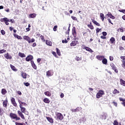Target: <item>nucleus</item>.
Segmentation results:
<instances>
[{"instance_id":"33","label":"nucleus","mask_w":125,"mask_h":125,"mask_svg":"<svg viewBox=\"0 0 125 125\" xmlns=\"http://www.w3.org/2000/svg\"><path fill=\"white\" fill-rule=\"evenodd\" d=\"M56 51H57V54L59 56H61V52H60V50L58 48H56Z\"/></svg>"},{"instance_id":"64","label":"nucleus","mask_w":125,"mask_h":125,"mask_svg":"<svg viewBox=\"0 0 125 125\" xmlns=\"http://www.w3.org/2000/svg\"><path fill=\"white\" fill-rule=\"evenodd\" d=\"M122 40H123V41H125V36H123L122 37Z\"/></svg>"},{"instance_id":"30","label":"nucleus","mask_w":125,"mask_h":125,"mask_svg":"<svg viewBox=\"0 0 125 125\" xmlns=\"http://www.w3.org/2000/svg\"><path fill=\"white\" fill-rule=\"evenodd\" d=\"M87 27H88V28L91 30H93V29H94V27L92 25L91 22H90L89 24H87Z\"/></svg>"},{"instance_id":"20","label":"nucleus","mask_w":125,"mask_h":125,"mask_svg":"<svg viewBox=\"0 0 125 125\" xmlns=\"http://www.w3.org/2000/svg\"><path fill=\"white\" fill-rule=\"evenodd\" d=\"M102 63H103V64H104V65H107V64L108 63V61L107 60V59L104 58L102 60Z\"/></svg>"},{"instance_id":"32","label":"nucleus","mask_w":125,"mask_h":125,"mask_svg":"<svg viewBox=\"0 0 125 125\" xmlns=\"http://www.w3.org/2000/svg\"><path fill=\"white\" fill-rule=\"evenodd\" d=\"M113 94H117L120 93V91L117 90V89H115L112 92Z\"/></svg>"},{"instance_id":"57","label":"nucleus","mask_w":125,"mask_h":125,"mask_svg":"<svg viewBox=\"0 0 125 125\" xmlns=\"http://www.w3.org/2000/svg\"><path fill=\"white\" fill-rule=\"evenodd\" d=\"M107 16L108 17H109V18H110V17L112 15V14L110 12H108V14H107Z\"/></svg>"},{"instance_id":"23","label":"nucleus","mask_w":125,"mask_h":125,"mask_svg":"<svg viewBox=\"0 0 125 125\" xmlns=\"http://www.w3.org/2000/svg\"><path fill=\"white\" fill-rule=\"evenodd\" d=\"M11 68L13 71H14V72H17L18 70L16 69V67L14 65H13L12 64L10 65Z\"/></svg>"},{"instance_id":"1","label":"nucleus","mask_w":125,"mask_h":125,"mask_svg":"<svg viewBox=\"0 0 125 125\" xmlns=\"http://www.w3.org/2000/svg\"><path fill=\"white\" fill-rule=\"evenodd\" d=\"M18 101L20 104V108L21 109V111L18 110V114L19 117H21L22 120H25V116H24V114H23V113H24L25 115H29V112H27L26 113H25L26 108L23 107V106L27 107V104H26L25 102L21 101V100H20V99H18Z\"/></svg>"},{"instance_id":"62","label":"nucleus","mask_w":125,"mask_h":125,"mask_svg":"<svg viewBox=\"0 0 125 125\" xmlns=\"http://www.w3.org/2000/svg\"><path fill=\"white\" fill-rule=\"evenodd\" d=\"M120 58H121V59H123V60H125V56H121Z\"/></svg>"},{"instance_id":"47","label":"nucleus","mask_w":125,"mask_h":125,"mask_svg":"<svg viewBox=\"0 0 125 125\" xmlns=\"http://www.w3.org/2000/svg\"><path fill=\"white\" fill-rule=\"evenodd\" d=\"M71 18L72 19H73V20H75L76 21H78V19H77V17H76L71 16Z\"/></svg>"},{"instance_id":"24","label":"nucleus","mask_w":125,"mask_h":125,"mask_svg":"<svg viewBox=\"0 0 125 125\" xmlns=\"http://www.w3.org/2000/svg\"><path fill=\"white\" fill-rule=\"evenodd\" d=\"M13 36L15 37V38H17V39H18V40H22V37L19 36V35H17L16 34H14Z\"/></svg>"},{"instance_id":"2","label":"nucleus","mask_w":125,"mask_h":125,"mask_svg":"<svg viewBox=\"0 0 125 125\" xmlns=\"http://www.w3.org/2000/svg\"><path fill=\"white\" fill-rule=\"evenodd\" d=\"M23 40H24V41H26V42H28V43H31L33 42H35V39L32 38L31 40V38H30V37L28 36H23Z\"/></svg>"},{"instance_id":"41","label":"nucleus","mask_w":125,"mask_h":125,"mask_svg":"<svg viewBox=\"0 0 125 125\" xmlns=\"http://www.w3.org/2000/svg\"><path fill=\"white\" fill-rule=\"evenodd\" d=\"M23 84L25 85V86H30V83H23Z\"/></svg>"},{"instance_id":"42","label":"nucleus","mask_w":125,"mask_h":125,"mask_svg":"<svg viewBox=\"0 0 125 125\" xmlns=\"http://www.w3.org/2000/svg\"><path fill=\"white\" fill-rule=\"evenodd\" d=\"M4 52H6V50H4V49L0 50V54L1 53H4Z\"/></svg>"},{"instance_id":"16","label":"nucleus","mask_w":125,"mask_h":125,"mask_svg":"<svg viewBox=\"0 0 125 125\" xmlns=\"http://www.w3.org/2000/svg\"><path fill=\"white\" fill-rule=\"evenodd\" d=\"M72 34L74 38H76V37H77V32L76 31V28L75 27H73L72 28Z\"/></svg>"},{"instance_id":"51","label":"nucleus","mask_w":125,"mask_h":125,"mask_svg":"<svg viewBox=\"0 0 125 125\" xmlns=\"http://www.w3.org/2000/svg\"><path fill=\"white\" fill-rule=\"evenodd\" d=\"M102 34L104 37H106L107 36V32H103Z\"/></svg>"},{"instance_id":"44","label":"nucleus","mask_w":125,"mask_h":125,"mask_svg":"<svg viewBox=\"0 0 125 125\" xmlns=\"http://www.w3.org/2000/svg\"><path fill=\"white\" fill-rule=\"evenodd\" d=\"M83 37H85V38H87L88 37V34H87V33L85 32L83 33Z\"/></svg>"},{"instance_id":"52","label":"nucleus","mask_w":125,"mask_h":125,"mask_svg":"<svg viewBox=\"0 0 125 125\" xmlns=\"http://www.w3.org/2000/svg\"><path fill=\"white\" fill-rule=\"evenodd\" d=\"M62 43H67V42H68V41H67V40H66V39H65V40L62 41Z\"/></svg>"},{"instance_id":"27","label":"nucleus","mask_w":125,"mask_h":125,"mask_svg":"<svg viewBox=\"0 0 125 125\" xmlns=\"http://www.w3.org/2000/svg\"><path fill=\"white\" fill-rule=\"evenodd\" d=\"M46 44H47V45H49V46H51V45H52V42L49 41V40H46Z\"/></svg>"},{"instance_id":"12","label":"nucleus","mask_w":125,"mask_h":125,"mask_svg":"<svg viewBox=\"0 0 125 125\" xmlns=\"http://www.w3.org/2000/svg\"><path fill=\"white\" fill-rule=\"evenodd\" d=\"M96 58L98 59V60H99L100 61H101L105 58V57L104 56H101V55H97L96 56Z\"/></svg>"},{"instance_id":"17","label":"nucleus","mask_w":125,"mask_h":125,"mask_svg":"<svg viewBox=\"0 0 125 125\" xmlns=\"http://www.w3.org/2000/svg\"><path fill=\"white\" fill-rule=\"evenodd\" d=\"M31 66L32 67H33V69H34V70H37V65L34 62V61H31Z\"/></svg>"},{"instance_id":"7","label":"nucleus","mask_w":125,"mask_h":125,"mask_svg":"<svg viewBox=\"0 0 125 125\" xmlns=\"http://www.w3.org/2000/svg\"><path fill=\"white\" fill-rule=\"evenodd\" d=\"M83 49H85L86 51H89V52H91V53H92L93 52V50L91 49V48H89V47L87 46H85L84 45H83Z\"/></svg>"},{"instance_id":"50","label":"nucleus","mask_w":125,"mask_h":125,"mask_svg":"<svg viewBox=\"0 0 125 125\" xmlns=\"http://www.w3.org/2000/svg\"><path fill=\"white\" fill-rule=\"evenodd\" d=\"M113 125H119V123H118V121L115 120L114 121Z\"/></svg>"},{"instance_id":"25","label":"nucleus","mask_w":125,"mask_h":125,"mask_svg":"<svg viewBox=\"0 0 125 125\" xmlns=\"http://www.w3.org/2000/svg\"><path fill=\"white\" fill-rule=\"evenodd\" d=\"M36 16V14H30L29 15L28 18H35Z\"/></svg>"},{"instance_id":"39","label":"nucleus","mask_w":125,"mask_h":125,"mask_svg":"<svg viewBox=\"0 0 125 125\" xmlns=\"http://www.w3.org/2000/svg\"><path fill=\"white\" fill-rule=\"evenodd\" d=\"M122 66L123 68H125V61L123 60L122 61Z\"/></svg>"},{"instance_id":"18","label":"nucleus","mask_w":125,"mask_h":125,"mask_svg":"<svg viewBox=\"0 0 125 125\" xmlns=\"http://www.w3.org/2000/svg\"><path fill=\"white\" fill-rule=\"evenodd\" d=\"M43 101L44 103H46L47 104H49V103H50V101L47 98H45L43 100Z\"/></svg>"},{"instance_id":"10","label":"nucleus","mask_w":125,"mask_h":125,"mask_svg":"<svg viewBox=\"0 0 125 125\" xmlns=\"http://www.w3.org/2000/svg\"><path fill=\"white\" fill-rule=\"evenodd\" d=\"M7 103H8V100H7V98H6L5 100L3 102V107L4 108H7Z\"/></svg>"},{"instance_id":"56","label":"nucleus","mask_w":125,"mask_h":125,"mask_svg":"<svg viewBox=\"0 0 125 125\" xmlns=\"http://www.w3.org/2000/svg\"><path fill=\"white\" fill-rule=\"evenodd\" d=\"M109 60L110 61H113L114 60V57H113L112 56H110Z\"/></svg>"},{"instance_id":"61","label":"nucleus","mask_w":125,"mask_h":125,"mask_svg":"<svg viewBox=\"0 0 125 125\" xmlns=\"http://www.w3.org/2000/svg\"><path fill=\"white\" fill-rule=\"evenodd\" d=\"M60 97H61V98H63V97H64V94L61 93V95H60Z\"/></svg>"},{"instance_id":"26","label":"nucleus","mask_w":125,"mask_h":125,"mask_svg":"<svg viewBox=\"0 0 125 125\" xmlns=\"http://www.w3.org/2000/svg\"><path fill=\"white\" fill-rule=\"evenodd\" d=\"M92 22H93L96 26H100V24L96 21L95 20L92 19Z\"/></svg>"},{"instance_id":"55","label":"nucleus","mask_w":125,"mask_h":125,"mask_svg":"<svg viewBox=\"0 0 125 125\" xmlns=\"http://www.w3.org/2000/svg\"><path fill=\"white\" fill-rule=\"evenodd\" d=\"M52 54L55 56V57H57V55H56V52H52Z\"/></svg>"},{"instance_id":"19","label":"nucleus","mask_w":125,"mask_h":125,"mask_svg":"<svg viewBox=\"0 0 125 125\" xmlns=\"http://www.w3.org/2000/svg\"><path fill=\"white\" fill-rule=\"evenodd\" d=\"M1 93L2 95H5V94L7 93V91H6V89L2 88L1 91Z\"/></svg>"},{"instance_id":"58","label":"nucleus","mask_w":125,"mask_h":125,"mask_svg":"<svg viewBox=\"0 0 125 125\" xmlns=\"http://www.w3.org/2000/svg\"><path fill=\"white\" fill-rule=\"evenodd\" d=\"M119 30H120V32H121V33H124V29L123 28V27L120 28Z\"/></svg>"},{"instance_id":"8","label":"nucleus","mask_w":125,"mask_h":125,"mask_svg":"<svg viewBox=\"0 0 125 125\" xmlns=\"http://www.w3.org/2000/svg\"><path fill=\"white\" fill-rule=\"evenodd\" d=\"M11 102L12 105H13V106H14V107H17V103H16V101H15V99L14 98H11Z\"/></svg>"},{"instance_id":"3","label":"nucleus","mask_w":125,"mask_h":125,"mask_svg":"<svg viewBox=\"0 0 125 125\" xmlns=\"http://www.w3.org/2000/svg\"><path fill=\"white\" fill-rule=\"evenodd\" d=\"M10 117L12 119V120H16V121H19L21 120L20 117L17 116V114L13 113H10Z\"/></svg>"},{"instance_id":"31","label":"nucleus","mask_w":125,"mask_h":125,"mask_svg":"<svg viewBox=\"0 0 125 125\" xmlns=\"http://www.w3.org/2000/svg\"><path fill=\"white\" fill-rule=\"evenodd\" d=\"M110 43H114L116 42V40L115 39V38L111 37L110 39Z\"/></svg>"},{"instance_id":"48","label":"nucleus","mask_w":125,"mask_h":125,"mask_svg":"<svg viewBox=\"0 0 125 125\" xmlns=\"http://www.w3.org/2000/svg\"><path fill=\"white\" fill-rule=\"evenodd\" d=\"M112 104H113L114 106H115V107L118 106V104L116 102H113Z\"/></svg>"},{"instance_id":"53","label":"nucleus","mask_w":125,"mask_h":125,"mask_svg":"<svg viewBox=\"0 0 125 125\" xmlns=\"http://www.w3.org/2000/svg\"><path fill=\"white\" fill-rule=\"evenodd\" d=\"M35 46H37V43L34 42L32 45V47H35Z\"/></svg>"},{"instance_id":"43","label":"nucleus","mask_w":125,"mask_h":125,"mask_svg":"<svg viewBox=\"0 0 125 125\" xmlns=\"http://www.w3.org/2000/svg\"><path fill=\"white\" fill-rule=\"evenodd\" d=\"M57 28H58L57 25L54 26L53 28V31H54V32H56L57 31Z\"/></svg>"},{"instance_id":"15","label":"nucleus","mask_w":125,"mask_h":125,"mask_svg":"<svg viewBox=\"0 0 125 125\" xmlns=\"http://www.w3.org/2000/svg\"><path fill=\"white\" fill-rule=\"evenodd\" d=\"M77 44H79L78 41H72L71 43H70V46H76Z\"/></svg>"},{"instance_id":"22","label":"nucleus","mask_w":125,"mask_h":125,"mask_svg":"<svg viewBox=\"0 0 125 125\" xmlns=\"http://www.w3.org/2000/svg\"><path fill=\"white\" fill-rule=\"evenodd\" d=\"M21 76L23 79H27V74L24 72H21Z\"/></svg>"},{"instance_id":"59","label":"nucleus","mask_w":125,"mask_h":125,"mask_svg":"<svg viewBox=\"0 0 125 125\" xmlns=\"http://www.w3.org/2000/svg\"><path fill=\"white\" fill-rule=\"evenodd\" d=\"M101 39H103V40H106V37L103 36H101Z\"/></svg>"},{"instance_id":"4","label":"nucleus","mask_w":125,"mask_h":125,"mask_svg":"<svg viewBox=\"0 0 125 125\" xmlns=\"http://www.w3.org/2000/svg\"><path fill=\"white\" fill-rule=\"evenodd\" d=\"M104 94H105L104 91L102 90H100L96 95V98L99 99L101 97H102V96H103Z\"/></svg>"},{"instance_id":"21","label":"nucleus","mask_w":125,"mask_h":125,"mask_svg":"<svg viewBox=\"0 0 125 125\" xmlns=\"http://www.w3.org/2000/svg\"><path fill=\"white\" fill-rule=\"evenodd\" d=\"M120 83L121 85H123V86H125V81L123 80V79H121L120 80Z\"/></svg>"},{"instance_id":"60","label":"nucleus","mask_w":125,"mask_h":125,"mask_svg":"<svg viewBox=\"0 0 125 125\" xmlns=\"http://www.w3.org/2000/svg\"><path fill=\"white\" fill-rule=\"evenodd\" d=\"M42 61V59L41 58H39L37 59V62L38 63H40V62H41V61Z\"/></svg>"},{"instance_id":"11","label":"nucleus","mask_w":125,"mask_h":125,"mask_svg":"<svg viewBox=\"0 0 125 125\" xmlns=\"http://www.w3.org/2000/svg\"><path fill=\"white\" fill-rule=\"evenodd\" d=\"M53 72H52V70H49L46 72V76L47 77H51V76H53Z\"/></svg>"},{"instance_id":"13","label":"nucleus","mask_w":125,"mask_h":125,"mask_svg":"<svg viewBox=\"0 0 125 125\" xmlns=\"http://www.w3.org/2000/svg\"><path fill=\"white\" fill-rule=\"evenodd\" d=\"M46 119L47 120V121L50 124H53V123H54V121L52 119V118H51V117H46Z\"/></svg>"},{"instance_id":"5","label":"nucleus","mask_w":125,"mask_h":125,"mask_svg":"<svg viewBox=\"0 0 125 125\" xmlns=\"http://www.w3.org/2000/svg\"><path fill=\"white\" fill-rule=\"evenodd\" d=\"M57 120H60V121H62L64 119V116L61 113H57L56 114Z\"/></svg>"},{"instance_id":"36","label":"nucleus","mask_w":125,"mask_h":125,"mask_svg":"<svg viewBox=\"0 0 125 125\" xmlns=\"http://www.w3.org/2000/svg\"><path fill=\"white\" fill-rule=\"evenodd\" d=\"M75 60H76V61H81L82 60V57L76 56V58H75Z\"/></svg>"},{"instance_id":"46","label":"nucleus","mask_w":125,"mask_h":125,"mask_svg":"<svg viewBox=\"0 0 125 125\" xmlns=\"http://www.w3.org/2000/svg\"><path fill=\"white\" fill-rule=\"evenodd\" d=\"M9 21V20H8V19L5 21H4L5 24H6V25H9V23H8V22Z\"/></svg>"},{"instance_id":"29","label":"nucleus","mask_w":125,"mask_h":125,"mask_svg":"<svg viewBox=\"0 0 125 125\" xmlns=\"http://www.w3.org/2000/svg\"><path fill=\"white\" fill-rule=\"evenodd\" d=\"M44 93L45 95L48 96V97H50V96H51V93H50L49 91H46Z\"/></svg>"},{"instance_id":"14","label":"nucleus","mask_w":125,"mask_h":125,"mask_svg":"<svg viewBox=\"0 0 125 125\" xmlns=\"http://www.w3.org/2000/svg\"><path fill=\"white\" fill-rule=\"evenodd\" d=\"M4 56L6 59H12V56L9 55L8 53H7L6 54H5Z\"/></svg>"},{"instance_id":"28","label":"nucleus","mask_w":125,"mask_h":125,"mask_svg":"<svg viewBox=\"0 0 125 125\" xmlns=\"http://www.w3.org/2000/svg\"><path fill=\"white\" fill-rule=\"evenodd\" d=\"M19 55L21 58H24V57H26V55H25V54H24L23 53H21V52L19 53Z\"/></svg>"},{"instance_id":"40","label":"nucleus","mask_w":125,"mask_h":125,"mask_svg":"<svg viewBox=\"0 0 125 125\" xmlns=\"http://www.w3.org/2000/svg\"><path fill=\"white\" fill-rule=\"evenodd\" d=\"M15 125H25V123H18V122H16Z\"/></svg>"},{"instance_id":"35","label":"nucleus","mask_w":125,"mask_h":125,"mask_svg":"<svg viewBox=\"0 0 125 125\" xmlns=\"http://www.w3.org/2000/svg\"><path fill=\"white\" fill-rule=\"evenodd\" d=\"M8 19L7 18H1L0 20V22H5Z\"/></svg>"},{"instance_id":"38","label":"nucleus","mask_w":125,"mask_h":125,"mask_svg":"<svg viewBox=\"0 0 125 125\" xmlns=\"http://www.w3.org/2000/svg\"><path fill=\"white\" fill-rule=\"evenodd\" d=\"M4 113V110L0 107V115H2Z\"/></svg>"},{"instance_id":"54","label":"nucleus","mask_w":125,"mask_h":125,"mask_svg":"<svg viewBox=\"0 0 125 125\" xmlns=\"http://www.w3.org/2000/svg\"><path fill=\"white\" fill-rule=\"evenodd\" d=\"M1 34H2V35H5V31H4V30H1Z\"/></svg>"},{"instance_id":"34","label":"nucleus","mask_w":125,"mask_h":125,"mask_svg":"<svg viewBox=\"0 0 125 125\" xmlns=\"http://www.w3.org/2000/svg\"><path fill=\"white\" fill-rule=\"evenodd\" d=\"M100 18L102 21H104V14L101 13L100 14Z\"/></svg>"},{"instance_id":"37","label":"nucleus","mask_w":125,"mask_h":125,"mask_svg":"<svg viewBox=\"0 0 125 125\" xmlns=\"http://www.w3.org/2000/svg\"><path fill=\"white\" fill-rule=\"evenodd\" d=\"M75 110L76 112H81V111H82V107H77L75 109Z\"/></svg>"},{"instance_id":"45","label":"nucleus","mask_w":125,"mask_h":125,"mask_svg":"<svg viewBox=\"0 0 125 125\" xmlns=\"http://www.w3.org/2000/svg\"><path fill=\"white\" fill-rule=\"evenodd\" d=\"M40 38H41L42 41H43V42H45V40H44V36L41 35Z\"/></svg>"},{"instance_id":"6","label":"nucleus","mask_w":125,"mask_h":125,"mask_svg":"<svg viewBox=\"0 0 125 125\" xmlns=\"http://www.w3.org/2000/svg\"><path fill=\"white\" fill-rule=\"evenodd\" d=\"M110 66L115 73H118L119 72L118 69H117V67H116V65L114 64V63H110Z\"/></svg>"},{"instance_id":"49","label":"nucleus","mask_w":125,"mask_h":125,"mask_svg":"<svg viewBox=\"0 0 125 125\" xmlns=\"http://www.w3.org/2000/svg\"><path fill=\"white\" fill-rule=\"evenodd\" d=\"M96 33L97 34L98 33H99V32H100V31H101V29H99V28H97L96 29Z\"/></svg>"},{"instance_id":"63","label":"nucleus","mask_w":125,"mask_h":125,"mask_svg":"<svg viewBox=\"0 0 125 125\" xmlns=\"http://www.w3.org/2000/svg\"><path fill=\"white\" fill-rule=\"evenodd\" d=\"M120 50H124V49H125V48L123 46H120Z\"/></svg>"},{"instance_id":"9","label":"nucleus","mask_w":125,"mask_h":125,"mask_svg":"<svg viewBox=\"0 0 125 125\" xmlns=\"http://www.w3.org/2000/svg\"><path fill=\"white\" fill-rule=\"evenodd\" d=\"M34 59V57L33 56L29 55H28L25 59L26 61L28 62L29 61H32L33 59Z\"/></svg>"}]
</instances>
